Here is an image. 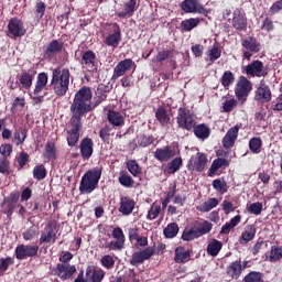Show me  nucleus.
Listing matches in <instances>:
<instances>
[{"label":"nucleus","mask_w":282,"mask_h":282,"mask_svg":"<svg viewBox=\"0 0 282 282\" xmlns=\"http://www.w3.org/2000/svg\"><path fill=\"white\" fill-rule=\"evenodd\" d=\"M91 98H94V93H91V88L89 86L82 87L75 94L73 104L70 105L72 116L83 118V116H87V113L94 111Z\"/></svg>","instance_id":"f257e3e1"},{"label":"nucleus","mask_w":282,"mask_h":282,"mask_svg":"<svg viewBox=\"0 0 282 282\" xmlns=\"http://www.w3.org/2000/svg\"><path fill=\"white\" fill-rule=\"evenodd\" d=\"M69 78H72V73L69 68H55L52 73L51 89L53 94L58 98H63L69 91Z\"/></svg>","instance_id":"f03ea898"},{"label":"nucleus","mask_w":282,"mask_h":282,"mask_svg":"<svg viewBox=\"0 0 282 282\" xmlns=\"http://www.w3.org/2000/svg\"><path fill=\"white\" fill-rule=\"evenodd\" d=\"M100 177H102V169L95 167L93 170H88L80 180L79 192L82 195H89V193H94L96 188H98V183L100 182Z\"/></svg>","instance_id":"7ed1b4c3"},{"label":"nucleus","mask_w":282,"mask_h":282,"mask_svg":"<svg viewBox=\"0 0 282 282\" xmlns=\"http://www.w3.org/2000/svg\"><path fill=\"white\" fill-rule=\"evenodd\" d=\"M70 129L67 130V144L68 147H74L78 144V140H80V131H83V117H70L69 120Z\"/></svg>","instance_id":"20e7f679"},{"label":"nucleus","mask_w":282,"mask_h":282,"mask_svg":"<svg viewBox=\"0 0 282 282\" xmlns=\"http://www.w3.org/2000/svg\"><path fill=\"white\" fill-rule=\"evenodd\" d=\"M28 30L23 24V20L19 18H11L7 25V36L17 41V39H23L25 36Z\"/></svg>","instance_id":"39448f33"},{"label":"nucleus","mask_w":282,"mask_h":282,"mask_svg":"<svg viewBox=\"0 0 282 282\" xmlns=\"http://www.w3.org/2000/svg\"><path fill=\"white\" fill-rule=\"evenodd\" d=\"M252 91V82H250L246 76L241 75L235 86V95L239 102H246L248 96Z\"/></svg>","instance_id":"423d86ee"},{"label":"nucleus","mask_w":282,"mask_h":282,"mask_svg":"<svg viewBox=\"0 0 282 282\" xmlns=\"http://www.w3.org/2000/svg\"><path fill=\"white\" fill-rule=\"evenodd\" d=\"M208 165V155L204 152H197L195 156H192L186 165L187 171L191 173H203Z\"/></svg>","instance_id":"0eeeda50"},{"label":"nucleus","mask_w":282,"mask_h":282,"mask_svg":"<svg viewBox=\"0 0 282 282\" xmlns=\"http://www.w3.org/2000/svg\"><path fill=\"white\" fill-rule=\"evenodd\" d=\"M181 10L185 12V14H204V17L210 14V10L204 8V4L199 3L198 0L182 1Z\"/></svg>","instance_id":"6e6552de"},{"label":"nucleus","mask_w":282,"mask_h":282,"mask_svg":"<svg viewBox=\"0 0 282 282\" xmlns=\"http://www.w3.org/2000/svg\"><path fill=\"white\" fill-rule=\"evenodd\" d=\"M15 259L18 261H25V259H34L39 257L37 245H18L14 250Z\"/></svg>","instance_id":"1a4fd4ad"},{"label":"nucleus","mask_w":282,"mask_h":282,"mask_svg":"<svg viewBox=\"0 0 282 282\" xmlns=\"http://www.w3.org/2000/svg\"><path fill=\"white\" fill-rule=\"evenodd\" d=\"M242 69L247 76H250L251 78H265V76H268V68H265L263 62L259 59L252 61L247 66H243Z\"/></svg>","instance_id":"9d476101"},{"label":"nucleus","mask_w":282,"mask_h":282,"mask_svg":"<svg viewBox=\"0 0 282 282\" xmlns=\"http://www.w3.org/2000/svg\"><path fill=\"white\" fill-rule=\"evenodd\" d=\"M176 121L180 129H185V131H193L195 124H197V121H195L193 115H191V111L184 108L178 109Z\"/></svg>","instance_id":"9b49d317"},{"label":"nucleus","mask_w":282,"mask_h":282,"mask_svg":"<svg viewBox=\"0 0 282 282\" xmlns=\"http://www.w3.org/2000/svg\"><path fill=\"white\" fill-rule=\"evenodd\" d=\"M19 197H21L19 191L11 192L10 195L7 198H4L2 203V213L3 215H7L9 219H12V215H14L17 204H19Z\"/></svg>","instance_id":"f8f14e48"},{"label":"nucleus","mask_w":282,"mask_h":282,"mask_svg":"<svg viewBox=\"0 0 282 282\" xmlns=\"http://www.w3.org/2000/svg\"><path fill=\"white\" fill-rule=\"evenodd\" d=\"M51 274L58 276L61 281H68V279H72L76 274V265L57 263L56 268L51 270Z\"/></svg>","instance_id":"ddd939ff"},{"label":"nucleus","mask_w":282,"mask_h":282,"mask_svg":"<svg viewBox=\"0 0 282 282\" xmlns=\"http://www.w3.org/2000/svg\"><path fill=\"white\" fill-rule=\"evenodd\" d=\"M153 254H155V248L153 247H147L141 251H135L132 253V257L130 259V265H134V268H138V265H142V263L149 261V259H151Z\"/></svg>","instance_id":"4468645a"},{"label":"nucleus","mask_w":282,"mask_h":282,"mask_svg":"<svg viewBox=\"0 0 282 282\" xmlns=\"http://www.w3.org/2000/svg\"><path fill=\"white\" fill-rule=\"evenodd\" d=\"M56 228H58V224L56 223V220H52L50 223L46 224V226L44 227V232L42 234L40 237V243H56Z\"/></svg>","instance_id":"2eb2a0df"},{"label":"nucleus","mask_w":282,"mask_h":282,"mask_svg":"<svg viewBox=\"0 0 282 282\" xmlns=\"http://www.w3.org/2000/svg\"><path fill=\"white\" fill-rule=\"evenodd\" d=\"M231 25L235 30H238V32H243V30L248 28V18L242 8L234 10Z\"/></svg>","instance_id":"dca6fc26"},{"label":"nucleus","mask_w":282,"mask_h":282,"mask_svg":"<svg viewBox=\"0 0 282 282\" xmlns=\"http://www.w3.org/2000/svg\"><path fill=\"white\" fill-rule=\"evenodd\" d=\"M63 50H65V42H63V40H52L44 50V58L52 61V58L58 56Z\"/></svg>","instance_id":"f3484780"},{"label":"nucleus","mask_w":282,"mask_h":282,"mask_svg":"<svg viewBox=\"0 0 282 282\" xmlns=\"http://www.w3.org/2000/svg\"><path fill=\"white\" fill-rule=\"evenodd\" d=\"M241 129V123H238L234 127H231L226 134L224 135L221 140V144L224 149H232L235 147V143L237 142V139L239 138V130Z\"/></svg>","instance_id":"a211bd4d"},{"label":"nucleus","mask_w":282,"mask_h":282,"mask_svg":"<svg viewBox=\"0 0 282 282\" xmlns=\"http://www.w3.org/2000/svg\"><path fill=\"white\" fill-rule=\"evenodd\" d=\"M135 65V62L131 58H126L117 64L113 68V73L111 76V80H118L121 76H124L129 69H131Z\"/></svg>","instance_id":"6ab92c4d"},{"label":"nucleus","mask_w":282,"mask_h":282,"mask_svg":"<svg viewBox=\"0 0 282 282\" xmlns=\"http://www.w3.org/2000/svg\"><path fill=\"white\" fill-rule=\"evenodd\" d=\"M112 30L113 33L107 35L104 43L105 45H108V47L116 48L122 41V32L120 31V25L117 22L112 24Z\"/></svg>","instance_id":"aec40b11"},{"label":"nucleus","mask_w":282,"mask_h":282,"mask_svg":"<svg viewBox=\"0 0 282 282\" xmlns=\"http://www.w3.org/2000/svg\"><path fill=\"white\" fill-rule=\"evenodd\" d=\"M82 65L86 67L88 72H98V63L96 62V53L88 50L82 55Z\"/></svg>","instance_id":"412c9836"},{"label":"nucleus","mask_w":282,"mask_h":282,"mask_svg":"<svg viewBox=\"0 0 282 282\" xmlns=\"http://www.w3.org/2000/svg\"><path fill=\"white\" fill-rule=\"evenodd\" d=\"M177 153L171 145H165L163 148H158L154 151V158L158 162H169V160H173Z\"/></svg>","instance_id":"4be33fe9"},{"label":"nucleus","mask_w":282,"mask_h":282,"mask_svg":"<svg viewBox=\"0 0 282 282\" xmlns=\"http://www.w3.org/2000/svg\"><path fill=\"white\" fill-rule=\"evenodd\" d=\"M109 94H111V87L105 84H99L95 91V102L93 104L94 109H96V107L101 105V102H105Z\"/></svg>","instance_id":"5701e85b"},{"label":"nucleus","mask_w":282,"mask_h":282,"mask_svg":"<svg viewBox=\"0 0 282 282\" xmlns=\"http://www.w3.org/2000/svg\"><path fill=\"white\" fill-rule=\"evenodd\" d=\"M79 151L83 160H90L94 155V140L89 137L84 138L79 144Z\"/></svg>","instance_id":"b1692460"},{"label":"nucleus","mask_w":282,"mask_h":282,"mask_svg":"<svg viewBox=\"0 0 282 282\" xmlns=\"http://www.w3.org/2000/svg\"><path fill=\"white\" fill-rule=\"evenodd\" d=\"M106 272L102 269L96 270L95 265H88L86 268V281L87 282H102L105 280Z\"/></svg>","instance_id":"393cba45"},{"label":"nucleus","mask_w":282,"mask_h":282,"mask_svg":"<svg viewBox=\"0 0 282 282\" xmlns=\"http://www.w3.org/2000/svg\"><path fill=\"white\" fill-rule=\"evenodd\" d=\"M140 8V3H138V0H129L123 4V11L117 12V17L119 19H127L133 17L135 14V10Z\"/></svg>","instance_id":"a878e982"},{"label":"nucleus","mask_w":282,"mask_h":282,"mask_svg":"<svg viewBox=\"0 0 282 282\" xmlns=\"http://www.w3.org/2000/svg\"><path fill=\"white\" fill-rule=\"evenodd\" d=\"M254 100H257V102H270V100H272L270 86L261 84L256 90Z\"/></svg>","instance_id":"bb28decb"},{"label":"nucleus","mask_w":282,"mask_h":282,"mask_svg":"<svg viewBox=\"0 0 282 282\" xmlns=\"http://www.w3.org/2000/svg\"><path fill=\"white\" fill-rule=\"evenodd\" d=\"M241 46L243 50L251 52L252 54H259V52H261V43L254 36L242 39Z\"/></svg>","instance_id":"cd10ccee"},{"label":"nucleus","mask_w":282,"mask_h":282,"mask_svg":"<svg viewBox=\"0 0 282 282\" xmlns=\"http://www.w3.org/2000/svg\"><path fill=\"white\" fill-rule=\"evenodd\" d=\"M120 207L119 213L123 216H129L135 209V200L129 196H121L120 197Z\"/></svg>","instance_id":"c85d7f7f"},{"label":"nucleus","mask_w":282,"mask_h":282,"mask_svg":"<svg viewBox=\"0 0 282 282\" xmlns=\"http://www.w3.org/2000/svg\"><path fill=\"white\" fill-rule=\"evenodd\" d=\"M107 120L115 128L120 129V127H124V116L116 110H109L107 112Z\"/></svg>","instance_id":"c756f323"},{"label":"nucleus","mask_w":282,"mask_h":282,"mask_svg":"<svg viewBox=\"0 0 282 282\" xmlns=\"http://www.w3.org/2000/svg\"><path fill=\"white\" fill-rule=\"evenodd\" d=\"M175 263H188L191 261V250H186V247L178 246L174 251Z\"/></svg>","instance_id":"7c9ffc66"},{"label":"nucleus","mask_w":282,"mask_h":282,"mask_svg":"<svg viewBox=\"0 0 282 282\" xmlns=\"http://www.w3.org/2000/svg\"><path fill=\"white\" fill-rule=\"evenodd\" d=\"M192 130L194 131V135L198 139V140H208L210 138V127H208V124L206 123H199V124H195L194 128H192Z\"/></svg>","instance_id":"2f4dec72"},{"label":"nucleus","mask_w":282,"mask_h":282,"mask_svg":"<svg viewBox=\"0 0 282 282\" xmlns=\"http://www.w3.org/2000/svg\"><path fill=\"white\" fill-rule=\"evenodd\" d=\"M50 77L47 73H40L36 78L35 88L33 90L34 96H39L44 89H47V83Z\"/></svg>","instance_id":"473e14b6"},{"label":"nucleus","mask_w":282,"mask_h":282,"mask_svg":"<svg viewBox=\"0 0 282 282\" xmlns=\"http://www.w3.org/2000/svg\"><path fill=\"white\" fill-rule=\"evenodd\" d=\"M228 166H230V161H228L227 159H224V158L215 159L208 170V177H213V175H215V173H217L219 169L221 167L227 169Z\"/></svg>","instance_id":"72a5a7b5"},{"label":"nucleus","mask_w":282,"mask_h":282,"mask_svg":"<svg viewBox=\"0 0 282 282\" xmlns=\"http://www.w3.org/2000/svg\"><path fill=\"white\" fill-rule=\"evenodd\" d=\"M257 236V227L254 225H248L242 231L239 242L242 245L250 243Z\"/></svg>","instance_id":"f704fd0d"},{"label":"nucleus","mask_w":282,"mask_h":282,"mask_svg":"<svg viewBox=\"0 0 282 282\" xmlns=\"http://www.w3.org/2000/svg\"><path fill=\"white\" fill-rule=\"evenodd\" d=\"M202 21H204L202 18H189L183 20L181 22V32H192V30H195Z\"/></svg>","instance_id":"c9c22d12"},{"label":"nucleus","mask_w":282,"mask_h":282,"mask_svg":"<svg viewBox=\"0 0 282 282\" xmlns=\"http://www.w3.org/2000/svg\"><path fill=\"white\" fill-rule=\"evenodd\" d=\"M34 83V75L29 72H24L21 75H18V84L20 89H30Z\"/></svg>","instance_id":"e433bc0d"},{"label":"nucleus","mask_w":282,"mask_h":282,"mask_svg":"<svg viewBox=\"0 0 282 282\" xmlns=\"http://www.w3.org/2000/svg\"><path fill=\"white\" fill-rule=\"evenodd\" d=\"M242 272L243 271H241V259L231 262L227 267V274L231 279H239V276H241Z\"/></svg>","instance_id":"4c0bfd02"},{"label":"nucleus","mask_w":282,"mask_h":282,"mask_svg":"<svg viewBox=\"0 0 282 282\" xmlns=\"http://www.w3.org/2000/svg\"><path fill=\"white\" fill-rule=\"evenodd\" d=\"M43 158L44 160H46V162H52L56 160V143H54V141L46 142Z\"/></svg>","instance_id":"58836bf2"},{"label":"nucleus","mask_w":282,"mask_h":282,"mask_svg":"<svg viewBox=\"0 0 282 282\" xmlns=\"http://www.w3.org/2000/svg\"><path fill=\"white\" fill-rule=\"evenodd\" d=\"M155 118L160 122L161 127H167L171 124V117L169 116V111L166 108L159 107L155 111Z\"/></svg>","instance_id":"ea45409f"},{"label":"nucleus","mask_w":282,"mask_h":282,"mask_svg":"<svg viewBox=\"0 0 282 282\" xmlns=\"http://www.w3.org/2000/svg\"><path fill=\"white\" fill-rule=\"evenodd\" d=\"M241 224V215H237L234 218H231L228 223H226L221 229H220V235H230V230L232 228H237Z\"/></svg>","instance_id":"a19ab883"},{"label":"nucleus","mask_w":282,"mask_h":282,"mask_svg":"<svg viewBox=\"0 0 282 282\" xmlns=\"http://www.w3.org/2000/svg\"><path fill=\"white\" fill-rule=\"evenodd\" d=\"M199 231L197 230V225H194L192 228H185L182 234L183 241H195L199 239Z\"/></svg>","instance_id":"79ce46f5"},{"label":"nucleus","mask_w":282,"mask_h":282,"mask_svg":"<svg viewBox=\"0 0 282 282\" xmlns=\"http://www.w3.org/2000/svg\"><path fill=\"white\" fill-rule=\"evenodd\" d=\"M13 138L15 140L17 147H21V144L25 143L28 139V128L26 127H19L14 130Z\"/></svg>","instance_id":"37998d69"},{"label":"nucleus","mask_w":282,"mask_h":282,"mask_svg":"<svg viewBox=\"0 0 282 282\" xmlns=\"http://www.w3.org/2000/svg\"><path fill=\"white\" fill-rule=\"evenodd\" d=\"M221 248H224V243L217 239H213L208 245H207V254L209 257H217L219 252H221Z\"/></svg>","instance_id":"c03bdc74"},{"label":"nucleus","mask_w":282,"mask_h":282,"mask_svg":"<svg viewBox=\"0 0 282 282\" xmlns=\"http://www.w3.org/2000/svg\"><path fill=\"white\" fill-rule=\"evenodd\" d=\"M261 149H263V141L260 137H253L249 140V150L254 155H259L261 153Z\"/></svg>","instance_id":"a18cd8bd"},{"label":"nucleus","mask_w":282,"mask_h":282,"mask_svg":"<svg viewBox=\"0 0 282 282\" xmlns=\"http://www.w3.org/2000/svg\"><path fill=\"white\" fill-rule=\"evenodd\" d=\"M119 184L121 186H124V188H133V184H135V181L127 173V171H121L119 173Z\"/></svg>","instance_id":"49530a36"},{"label":"nucleus","mask_w":282,"mask_h":282,"mask_svg":"<svg viewBox=\"0 0 282 282\" xmlns=\"http://www.w3.org/2000/svg\"><path fill=\"white\" fill-rule=\"evenodd\" d=\"M220 83L223 87L230 89V86L235 84V73L231 70H225L220 78Z\"/></svg>","instance_id":"de8ad7c7"},{"label":"nucleus","mask_w":282,"mask_h":282,"mask_svg":"<svg viewBox=\"0 0 282 282\" xmlns=\"http://www.w3.org/2000/svg\"><path fill=\"white\" fill-rule=\"evenodd\" d=\"M183 164H184V160L182 159V156L175 158L170 163H167V173L170 175L177 173V171L182 169Z\"/></svg>","instance_id":"09e8293b"},{"label":"nucleus","mask_w":282,"mask_h":282,"mask_svg":"<svg viewBox=\"0 0 282 282\" xmlns=\"http://www.w3.org/2000/svg\"><path fill=\"white\" fill-rule=\"evenodd\" d=\"M177 232H180V226L177 225V223L169 224L163 230V235L166 239H173L177 237Z\"/></svg>","instance_id":"8fccbe9b"},{"label":"nucleus","mask_w":282,"mask_h":282,"mask_svg":"<svg viewBox=\"0 0 282 282\" xmlns=\"http://www.w3.org/2000/svg\"><path fill=\"white\" fill-rule=\"evenodd\" d=\"M217 206H219V199L208 198L207 202L203 203L197 209L200 210V213H210V210L217 208Z\"/></svg>","instance_id":"3c124183"},{"label":"nucleus","mask_w":282,"mask_h":282,"mask_svg":"<svg viewBox=\"0 0 282 282\" xmlns=\"http://www.w3.org/2000/svg\"><path fill=\"white\" fill-rule=\"evenodd\" d=\"M153 142H155V137L142 134L138 138V141L134 144V147H141L142 149H147V147H151Z\"/></svg>","instance_id":"603ef678"},{"label":"nucleus","mask_w":282,"mask_h":282,"mask_svg":"<svg viewBox=\"0 0 282 282\" xmlns=\"http://www.w3.org/2000/svg\"><path fill=\"white\" fill-rule=\"evenodd\" d=\"M160 213H162V206L153 203L148 210L147 219H149V221H153V219H158V217H160Z\"/></svg>","instance_id":"864d4df0"},{"label":"nucleus","mask_w":282,"mask_h":282,"mask_svg":"<svg viewBox=\"0 0 282 282\" xmlns=\"http://www.w3.org/2000/svg\"><path fill=\"white\" fill-rule=\"evenodd\" d=\"M33 177L34 180H37V182L45 180V177H47V170L45 169V165L43 164L36 165L33 169Z\"/></svg>","instance_id":"5fc2aeb1"},{"label":"nucleus","mask_w":282,"mask_h":282,"mask_svg":"<svg viewBox=\"0 0 282 282\" xmlns=\"http://www.w3.org/2000/svg\"><path fill=\"white\" fill-rule=\"evenodd\" d=\"M10 265H14V258L7 257V258H0V276H3L6 272H8V269Z\"/></svg>","instance_id":"6e6d98bb"},{"label":"nucleus","mask_w":282,"mask_h":282,"mask_svg":"<svg viewBox=\"0 0 282 282\" xmlns=\"http://www.w3.org/2000/svg\"><path fill=\"white\" fill-rule=\"evenodd\" d=\"M127 169H128L129 173H131V175H133V177H138V175H140V173H142V167H140V164H138V161H135V160H129L127 162Z\"/></svg>","instance_id":"4d7b16f0"},{"label":"nucleus","mask_w":282,"mask_h":282,"mask_svg":"<svg viewBox=\"0 0 282 282\" xmlns=\"http://www.w3.org/2000/svg\"><path fill=\"white\" fill-rule=\"evenodd\" d=\"M194 226L197 227L198 235L203 237V235H208L210 230H213V225L208 221L205 220L204 223L199 224V221H196Z\"/></svg>","instance_id":"13d9d810"},{"label":"nucleus","mask_w":282,"mask_h":282,"mask_svg":"<svg viewBox=\"0 0 282 282\" xmlns=\"http://www.w3.org/2000/svg\"><path fill=\"white\" fill-rule=\"evenodd\" d=\"M282 259V247L279 246H272L271 247V252L269 256V261L271 263H274L276 261H281Z\"/></svg>","instance_id":"bf43d9fd"},{"label":"nucleus","mask_w":282,"mask_h":282,"mask_svg":"<svg viewBox=\"0 0 282 282\" xmlns=\"http://www.w3.org/2000/svg\"><path fill=\"white\" fill-rule=\"evenodd\" d=\"M100 265L105 268L106 270H113V267L116 265V260L111 254H105L100 259Z\"/></svg>","instance_id":"052dcab7"},{"label":"nucleus","mask_w":282,"mask_h":282,"mask_svg":"<svg viewBox=\"0 0 282 282\" xmlns=\"http://www.w3.org/2000/svg\"><path fill=\"white\" fill-rule=\"evenodd\" d=\"M213 187L215 188V191H218V193H221V195H224V193H228V184L226 183V181L216 178L213 181Z\"/></svg>","instance_id":"680f3d73"},{"label":"nucleus","mask_w":282,"mask_h":282,"mask_svg":"<svg viewBox=\"0 0 282 282\" xmlns=\"http://www.w3.org/2000/svg\"><path fill=\"white\" fill-rule=\"evenodd\" d=\"M171 56H173V51L169 48H163L156 54V63H164V61H169Z\"/></svg>","instance_id":"e2e57ef3"},{"label":"nucleus","mask_w":282,"mask_h":282,"mask_svg":"<svg viewBox=\"0 0 282 282\" xmlns=\"http://www.w3.org/2000/svg\"><path fill=\"white\" fill-rule=\"evenodd\" d=\"M248 213H250V215H261V213H263V204L260 202L250 204Z\"/></svg>","instance_id":"0e129e2a"},{"label":"nucleus","mask_w":282,"mask_h":282,"mask_svg":"<svg viewBox=\"0 0 282 282\" xmlns=\"http://www.w3.org/2000/svg\"><path fill=\"white\" fill-rule=\"evenodd\" d=\"M111 137V127L105 126L99 130V138L101 142H109V138Z\"/></svg>","instance_id":"69168bd1"},{"label":"nucleus","mask_w":282,"mask_h":282,"mask_svg":"<svg viewBox=\"0 0 282 282\" xmlns=\"http://www.w3.org/2000/svg\"><path fill=\"white\" fill-rule=\"evenodd\" d=\"M112 239L115 241H119V243L124 245V231H122V228L116 227L112 230Z\"/></svg>","instance_id":"338daca9"},{"label":"nucleus","mask_w":282,"mask_h":282,"mask_svg":"<svg viewBox=\"0 0 282 282\" xmlns=\"http://www.w3.org/2000/svg\"><path fill=\"white\" fill-rule=\"evenodd\" d=\"M0 173L2 175H10V160L0 159Z\"/></svg>","instance_id":"774afa93"}]
</instances>
